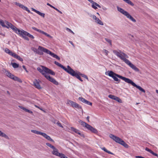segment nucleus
I'll list each match as a JSON object with an SVG mask.
<instances>
[{"mask_svg": "<svg viewBox=\"0 0 158 158\" xmlns=\"http://www.w3.org/2000/svg\"><path fill=\"white\" fill-rule=\"evenodd\" d=\"M108 72H109L108 73V76L112 77L114 81H118L119 83L120 81V80L118 79L117 77H118L124 81L125 82L128 83V84H131L132 85L136 87L141 91L144 93L145 92V91L144 89L142 88L140 86L136 85L129 78H126L125 77L115 73L112 71H108Z\"/></svg>", "mask_w": 158, "mask_h": 158, "instance_id": "f257e3e1", "label": "nucleus"}, {"mask_svg": "<svg viewBox=\"0 0 158 158\" xmlns=\"http://www.w3.org/2000/svg\"><path fill=\"white\" fill-rule=\"evenodd\" d=\"M109 136L116 142L121 144L126 148H128V147L129 146L128 145L118 137L115 136L112 134H110L109 135Z\"/></svg>", "mask_w": 158, "mask_h": 158, "instance_id": "f03ea898", "label": "nucleus"}, {"mask_svg": "<svg viewBox=\"0 0 158 158\" xmlns=\"http://www.w3.org/2000/svg\"><path fill=\"white\" fill-rule=\"evenodd\" d=\"M78 122L83 127H85L87 129L91 131L92 132L96 134L98 132V131L96 129L93 127L89 124L87 123L82 120H80Z\"/></svg>", "mask_w": 158, "mask_h": 158, "instance_id": "7ed1b4c3", "label": "nucleus"}, {"mask_svg": "<svg viewBox=\"0 0 158 158\" xmlns=\"http://www.w3.org/2000/svg\"><path fill=\"white\" fill-rule=\"evenodd\" d=\"M117 9L118 11L125 16L127 18L134 22H136V20L134 19L127 12L124 10L122 8L117 6Z\"/></svg>", "mask_w": 158, "mask_h": 158, "instance_id": "20e7f679", "label": "nucleus"}, {"mask_svg": "<svg viewBox=\"0 0 158 158\" xmlns=\"http://www.w3.org/2000/svg\"><path fill=\"white\" fill-rule=\"evenodd\" d=\"M113 52L115 55L122 60H123L125 57H126L127 58L129 57L126 54L120 50H113Z\"/></svg>", "mask_w": 158, "mask_h": 158, "instance_id": "39448f33", "label": "nucleus"}, {"mask_svg": "<svg viewBox=\"0 0 158 158\" xmlns=\"http://www.w3.org/2000/svg\"><path fill=\"white\" fill-rule=\"evenodd\" d=\"M126 58V57H125L122 60L135 71L139 72V69L131 63L130 61Z\"/></svg>", "mask_w": 158, "mask_h": 158, "instance_id": "423d86ee", "label": "nucleus"}, {"mask_svg": "<svg viewBox=\"0 0 158 158\" xmlns=\"http://www.w3.org/2000/svg\"><path fill=\"white\" fill-rule=\"evenodd\" d=\"M70 69L68 73L73 77H75L81 81H83V80L81 79L79 74L76 73L70 67H68Z\"/></svg>", "mask_w": 158, "mask_h": 158, "instance_id": "0eeeda50", "label": "nucleus"}, {"mask_svg": "<svg viewBox=\"0 0 158 158\" xmlns=\"http://www.w3.org/2000/svg\"><path fill=\"white\" fill-rule=\"evenodd\" d=\"M39 50L43 51L44 52H45L48 54H49L50 55L54 58H56L57 56L56 55L52 52L49 50L41 46H39Z\"/></svg>", "mask_w": 158, "mask_h": 158, "instance_id": "6e6552de", "label": "nucleus"}, {"mask_svg": "<svg viewBox=\"0 0 158 158\" xmlns=\"http://www.w3.org/2000/svg\"><path fill=\"white\" fill-rule=\"evenodd\" d=\"M5 22L6 24V27H6L7 28H9L12 29L16 33V32L18 31V30H19V29L16 27L15 26H14L11 23L5 20Z\"/></svg>", "mask_w": 158, "mask_h": 158, "instance_id": "1a4fd4ad", "label": "nucleus"}, {"mask_svg": "<svg viewBox=\"0 0 158 158\" xmlns=\"http://www.w3.org/2000/svg\"><path fill=\"white\" fill-rule=\"evenodd\" d=\"M41 66L42 69L38 67L37 68V70L44 75V77H46L45 76L47 74L46 73V70H45V68H47V67L42 65Z\"/></svg>", "mask_w": 158, "mask_h": 158, "instance_id": "9d476101", "label": "nucleus"}, {"mask_svg": "<svg viewBox=\"0 0 158 158\" xmlns=\"http://www.w3.org/2000/svg\"><path fill=\"white\" fill-rule=\"evenodd\" d=\"M45 76L46 77H45L50 82H52L54 84H55L56 85H58V82L56 81V80H55L54 78L52 77H51L48 74H47Z\"/></svg>", "mask_w": 158, "mask_h": 158, "instance_id": "9b49d317", "label": "nucleus"}, {"mask_svg": "<svg viewBox=\"0 0 158 158\" xmlns=\"http://www.w3.org/2000/svg\"><path fill=\"white\" fill-rule=\"evenodd\" d=\"M68 103L73 107L82 109L81 107L78 104L75 102H73L71 100H69L68 102Z\"/></svg>", "mask_w": 158, "mask_h": 158, "instance_id": "f8f14e48", "label": "nucleus"}, {"mask_svg": "<svg viewBox=\"0 0 158 158\" xmlns=\"http://www.w3.org/2000/svg\"><path fill=\"white\" fill-rule=\"evenodd\" d=\"M54 64L57 65V66L60 67L61 68H62L65 71L67 72H68L70 69L68 67H70L69 65H68L67 66V69L65 68L64 66H63L61 64H60L57 61H55Z\"/></svg>", "mask_w": 158, "mask_h": 158, "instance_id": "ddd939ff", "label": "nucleus"}, {"mask_svg": "<svg viewBox=\"0 0 158 158\" xmlns=\"http://www.w3.org/2000/svg\"><path fill=\"white\" fill-rule=\"evenodd\" d=\"M22 30H20L19 29V30H18V31L17 32H16V33L18 34L20 36L22 37L24 39L26 40L29 41V39L26 36L27 35H25L23 33H22L23 32Z\"/></svg>", "mask_w": 158, "mask_h": 158, "instance_id": "4468645a", "label": "nucleus"}, {"mask_svg": "<svg viewBox=\"0 0 158 158\" xmlns=\"http://www.w3.org/2000/svg\"><path fill=\"white\" fill-rule=\"evenodd\" d=\"M39 82H41V81L39 80H37L36 79H35L34 81H33L34 86L36 88L38 89H40L42 88V87L40 84Z\"/></svg>", "mask_w": 158, "mask_h": 158, "instance_id": "2eb2a0df", "label": "nucleus"}, {"mask_svg": "<svg viewBox=\"0 0 158 158\" xmlns=\"http://www.w3.org/2000/svg\"><path fill=\"white\" fill-rule=\"evenodd\" d=\"M16 4L20 7L27 11L28 13H30L31 12L30 10L28 9V8L27 7L24 6L23 5L19 3H17Z\"/></svg>", "mask_w": 158, "mask_h": 158, "instance_id": "dca6fc26", "label": "nucleus"}, {"mask_svg": "<svg viewBox=\"0 0 158 158\" xmlns=\"http://www.w3.org/2000/svg\"><path fill=\"white\" fill-rule=\"evenodd\" d=\"M41 135L43 136L47 140H49L51 141L54 142V140L52 139H51L49 136L47 135L46 133H42Z\"/></svg>", "mask_w": 158, "mask_h": 158, "instance_id": "f3484780", "label": "nucleus"}, {"mask_svg": "<svg viewBox=\"0 0 158 158\" xmlns=\"http://www.w3.org/2000/svg\"><path fill=\"white\" fill-rule=\"evenodd\" d=\"M22 32H23L22 33H23V34H24V35H27V36H28L31 39H33L34 38V37L33 35L30 34L27 31H25L24 30H22Z\"/></svg>", "mask_w": 158, "mask_h": 158, "instance_id": "a211bd4d", "label": "nucleus"}, {"mask_svg": "<svg viewBox=\"0 0 158 158\" xmlns=\"http://www.w3.org/2000/svg\"><path fill=\"white\" fill-rule=\"evenodd\" d=\"M53 150L52 152V154L59 156L60 153L58 152V150L55 147V148L53 149Z\"/></svg>", "mask_w": 158, "mask_h": 158, "instance_id": "6ab92c4d", "label": "nucleus"}, {"mask_svg": "<svg viewBox=\"0 0 158 158\" xmlns=\"http://www.w3.org/2000/svg\"><path fill=\"white\" fill-rule=\"evenodd\" d=\"M45 70H46V73H48L53 75H55V73L52 70L49 69L48 68H45Z\"/></svg>", "mask_w": 158, "mask_h": 158, "instance_id": "aec40b11", "label": "nucleus"}, {"mask_svg": "<svg viewBox=\"0 0 158 158\" xmlns=\"http://www.w3.org/2000/svg\"><path fill=\"white\" fill-rule=\"evenodd\" d=\"M19 107L21 109H22L23 110H24L26 112H27L33 115V113L32 111H31L30 110H29L26 108H25L21 106H19Z\"/></svg>", "mask_w": 158, "mask_h": 158, "instance_id": "412c9836", "label": "nucleus"}, {"mask_svg": "<svg viewBox=\"0 0 158 158\" xmlns=\"http://www.w3.org/2000/svg\"><path fill=\"white\" fill-rule=\"evenodd\" d=\"M13 57L17 59L18 60L20 61H23V60L22 58L20 57V56H19L18 55H17L15 53H14V55L13 56Z\"/></svg>", "mask_w": 158, "mask_h": 158, "instance_id": "4be33fe9", "label": "nucleus"}, {"mask_svg": "<svg viewBox=\"0 0 158 158\" xmlns=\"http://www.w3.org/2000/svg\"><path fill=\"white\" fill-rule=\"evenodd\" d=\"M5 51L6 53H8L9 55L11 56H13V55H14V54L15 53L12 52L7 48H6V49H5Z\"/></svg>", "mask_w": 158, "mask_h": 158, "instance_id": "5701e85b", "label": "nucleus"}, {"mask_svg": "<svg viewBox=\"0 0 158 158\" xmlns=\"http://www.w3.org/2000/svg\"><path fill=\"white\" fill-rule=\"evenodd\" d=\"M5 73L8 77L12 79L14 76L8 71H6Z\"/></svg>", "mask_w": 158, "mask_h": 158, "instance_id": "b1692460", "label": "nucleus"}, {"mask_svg": "<svg viewBox=\"0 0 158 158\" xmlns=\"http://www.w3.org/2000/svg\"><path fill=\"white\" fill-rule=\"evenodd\" d=\"M47 5L48 6H49L50 7H51L53 8L55 10H56L58 12H59L60 13V14H62V12H61V11H60V10H58L57 8H55V7H54V6H52V5H51V4H50L49 3H48L47 4Z\"/></svg>", "mask_w": 158, "mask_h": 158, "instance_id": "393cba45", "label": "nucleus"}, {"mask_svg": "<svg viewBox=\"0 0 158 158\" xmlns=\"http://www.w3.org/2000/svg\"><path fill=\"white\" fill-rule=\"evenodd\" d=\"M12 79L13 80L15 81H17L19 82H20V83L22 82V81L21 79H20L19 78V77H17L15 76H14V77H13Z\"/></svg>", "mask_w": 158, "mask_h": 158, "instance_id": "a878e982", "label": "nucleus"}, {"mask_svg": "<svg viewBox=\"0 0 158 158\" xmlns=\"http://www.w3.org/2000/svg\"><path fill=\"white\" fill-rule=\"evenodd\" d=\"M31 132L35 134L40 135H42V132H41V131H38L35 130H31Z\"/></svg>", "mask_w": 158, "mask_h": 158, "instance_id": "bb28decb", "label": "nucleus"}, {"mask_svg": "<svg viewBox=\"0 0 158 158\" xmlns=\"http://www.w3.org/2000/svg\"><path fill=\"white\" fill-rule=\"evenodd\" d=\"M70 130H71V131L74 132L75 133H77V134L79 132V131H80L79 130H78L76 128H75L73 127H70Z\"/></svg>", "mask_w": 158, "mask_h": 158, "instance_id": "cd10ccee", "label": "nucleus"}, {"mask_svg": "<svg viewBox=\"0 0 158 158\" xmlns=\"http://www.w3.org/2000/svg\"><path fill=\"white\" fill-rule=\"evenodd\" d=\"M78 99L81 101V102H83L86 103V102L87 101V100L85 99V98L81 97H79L78 98Z\"/></svg>", "mask_w": 158, "mask_h": 158, "instance_id": "c85d7f7f", "label": "nucleus"}, {"mask_svg": "<svg viewBox=\"0 0 158 158\" xmlns=\"http://www.w3.org/2000/svg\"><path fill=\"white\" fill-rule=\"evenodd\" d=\"M102 150H103L105 152H106L108 153V154H112V155H114V154L113 153H112V152H110L107 150V149H106V148L105 147H103V148H102Z\"/></svg>", "mask_w": 158, "mask_h": 158, "instance_id": "c756f323", "label": "nucleus"}, {"mask_svg": "<svg viewBox=\"0 0 158 158\" xmlns=\"http://www.w3.org/2000/svg\"><path fill=\"white\" fill-rule=\"evenodd\" d=\"M95 22L97 23L100 25H103V23L101 20H100L98 18H97V20L95 21Z\"/></svg>", "mask_w": 158, "mask_h": 158, "instance_id": "7c9ffc66", "label": "nucleus"}, {"mask_svg": "<svg viewBox=\"0 0 158 158\" xmlns=\"http://www.w3.org/2000/svg\"><path fill=\"white\" fill-rule=\"evenodd\" d=\"M5 21H3L2 20H0V24L3 27H6V25H5Z\"/></svg>", "mask_w": 158, "mask_h": 158, "instance_id": "2f4dec72", "label": "nucleus"}, {"mask_svg": "<svg viewBox=\"0 0 158 158\" xmlns=\"http://www.w3.org/2000/svg\"><path fill=\"white\" fill-rule=\"evenodd\" d=\"M12 65L13 67L14 68H17L19 66V64L15 63H12Z\"/></svg>", "mask_w": 158, "mask_h": 158, "instance_id": "473e14b6", "label": "nucleus"}, {"mask_svg": "<svg viewBox=\"0 0 158 158\" xmlns=\"http://www.w3.org/2000/svg\"><path fill=\"white\" fill-rule=\"evenodd\" d=\"M145 150L148 152H149L150 153H151L153 155V154H154V152L153 151H152V150H151V149L148 148H147V147L146 148Z\"/></svg>", "mask_w": 158, "mask_h": 158, "instance_id": "72a5a7b5", "label": "nucleus"}, {"mask_svg": "<svg viewBox=\"0 0 158 158\" xmlns=\"http://www.w3.org/2000/svg\"><path fill=\"white\" fill-rule=\"evenodd\" d=\"M46 145L50 147L53 149L54 148H55V147L54 146H53V145H52V144L49 143H46Z\"/></svg>", "mask_w": 158, "mask_h": 158, "instance_id": "f704fd0d", "label": "nucleus"}, {"mask_svg": "<svg viewBox=\"0 0 158 158\" xmlns=\"http://www.w3.org/2000/svg\"><path fill=\"white\" fill-rule=\"evenodd\" d=\"M41 33L44 35H46L47 37H48L50 38H52V36L50 35H49V34H47V33L44 32L43 31H41Z\"/></svg>", "mask_w": 158, "mask_h": 158, "instance_id": "c9c22d12", "label": "nucleus"}, {"mask_svg": "<svg viewBox=\"0 0 158 158\" xmlns=\"http://www.w3.org/2000/svg\"><path fill=\"white\" fill-rule=\"evenodd\" d=\"M39 15H40V16H42V17L44 18L45 16V14L44 13H41L39 11H38L36 13Z\"/></svg>", "mask_w": 158, "mask_h": 158, "instance_id": "e433bc0d", "label": "nucleus"}, {"mask_svg": "<svg viewBox=\"0 0 158 158\" xmlns=\"http://www.w3.org/2000/svg\"><path fill=\"white\" fill-rule=\"evenodd\" d=\"M1 136H2V137H3L5 138L6 139H9V138L8 137V136L6 135V134H5L4 133H2L1 135Z\"/></svg>", "mask_w": 158, "mask_h": 158, "instance_id": "4c0bfd02", "label": "nucleus"}, {"mask_svg": "<svg viewBox=\"0 0 158 158\" xmlns=\"http://www.w3.org/2000/svg\"><path fill=\"white\" fill-rule=\"evenodd\" d=\"M116 96L112 95V94H110L108 96V97L114 100L115 99V98L116 97Z\"/></svg>", "mask_w": 158, "mask_h": 158, "instance_id": "58836bf2", "label": "nucleus"}, {"mask_svg": "<svg viewBox=\"0 0 158 158\" xmlns=\"http://www.w3.org/2000/svg\"><path fill=\"white\" fill-rule=\"evenodd\" d=\"M114 100H116V101L118 102H121V100L118 97H116L115 98V99H114Z\"/></svg>", "mask_w": 158, "mask_h": 158, "instance_id": "ea45409f", "label": "nucleus"}, {"mask_svg": "<svg viewBox=\"0 0 158 158\" xmlns=\"http://www.w3.org/2000/svg\"><path fill=\"white\" fill-rule=\"evenodd\" d=\"M105 40L107 42L110 44V45H112L111 40L107 38H105Z\"/></svg>", "mask_w": 158, "mask_h": 158, "instance_id": "a19ab883", "label": "nucleus"}, {"mask_svg": "<svg viewBox=\"0 0 158 158\" xmlns=\"http://www.w3.org/2000/svg\"><path fill=\"white\" fill-rule=\"evenodd\" d=\"M32 29L35 31H36L39 32H40L41 33V30H39V29H37V28H36V27H32Z\"/></svg>", "mask_w": 158, "mask_h": 158, "instance_id": "79ce46f5", "label": "nucleus"}, {"mask_svg": "<svg viewBox=\"0 0 158 158\" xmlns=\"http://www.w3.org/2000/svg\"><path fill=\"white\" fill-rule=\"evenodd\" d=\"M56 124L58 126L62 128H63V126L59 121H57V122Z\"/></svg>", "mask_w": 158, "mask_h": 158, "instance_id": "37998d69", "label": "nucleus"}, {"mask_svg": "<svg viewBox=\"0 0 158 158\" xmlns=\"http://www.w3.org/2000/svg\"><path fill=\"white\" fill-rule=\"evenodd\" d=\"M59 156L61 158H64L65 156L62 153H60V154L59 155Z\"/></svg>", "mask_w": 158, "mask_h": 158, "instance_id": "c03bdc74", "label": "nucleus"}, {"mask_svg": "<svg viewBox=\"0 0 158 158\" xmlns=\"http://www.w3.org/2000/svg\"><path fill=\"white\" fill-rule=\"evenodd\" d=\"M81 76H82V77L86 78V79H87L88 81H89V80H88V78L87 77V76H86V75L84 74H81Z\"/></svg>", "mask_w": 158, "mask_h": 158, "instance_id": "a18cd8bd", "label": "nucleus"}, {"mask_svg": "<svg viewBox=\"0 0 158 158\" xmlns=\"http://www.w3.org/2000/svg\"><path fill=\"white\" fill-rule=\"evenodd\" d=\"M66 29L67 31H69V32L73 33V34H74V33L70 29H69L68 28H66Z\"/></svg>", "mask_w": 158, "mask_h": 158, "instance_id": "49530a36", "label": "nucleus"}, {"mask_svg": "<svg viewBox=\"0 0 158 158\" xmlns=\"http://www.w3.org/2000/svg\"><path fill=\"white\" fill-rule=\"evenodd\" d=\"M77 134H79L80 135L81 137H82L83 138H85V137L84 135L83 134H81L80 132V131H79V132Z\"/></svg>", "mask_w": 158, "mask_h": 158, "instance_id": "de8ad7c7", "label": "nucleus"}, {"mask_svg": "<svg viewBox=\"0 0 158 158\" xmlns=\"http://www.w3.org/2000/svg\"><path fill=\"white\" fill-rule=\"evenodd\" d=\"M77 134H79L80 135L81 137H82L83 138H85V137L84 135L83 134H81L80 132V131H79V132Z\"/></svg>", "mask_w": 158, "mask_h": 158, "instance_id": "09e8293b", "label": "nucleus"}, {"mask_svg": "<svg viewBox=\"0 0 158 158\" xmlns=\"http://www.w3.org/2000/svg\"><path fill=\"white\" fill-rule=\"evenodd\" d=\"M77 134H79L80 135L81 137H82L83 138H85V137L84 135L83 134H81L80 132V131H79V132Z\"/></svg>", "mask_w": 158, "mask_h": 158, "instance_id": "8fccbe9b", "label": "nucleus"}, {"mask_svg": "<svg viewBox=\"0 0 158 158\" xmlns=\"http://www.w3.org/2000/svg\"><path fill=\"white\" fill-rule=\"evenodd\" d=\"M77 134H79L80 135L81 137H82L83 138H85V137L84 135L83 134H81L80 132V131H79V132Z\"/></svg>", "mask_w": 158, "mask_h": 158, "instance_id": "3c124183", "label": "nucleus"}, {"mask_svg": "<svg viewBox=\"0 0 158 158\" xmlns=\"http://www.w3.org/2000/svg\"><path fill=\"white\" fill-rule=\"evenodd\" d=\"M38 49L40 51V50H39V49L38 48ZM43 52H44L43 51H41V52H40L39 51H38V52H37V53L40 54V55H43Z\"/></svg>", "mask_w": 158, "mask_h": 158, "instance_id": "603ef678", "label": "nucleus"}, {"mask_svg": "<svg viewBox=\"0 0 158 158\" xmlns=\"http://www.w3.org/2000/svg\"><path fill=\"white\" fill-rule=\"evenodd\" d=\"M103 51L104 52V53H106V55H108V54L109 53V52L108 51L106 50V49H104L103 50Z\"/></svg>", "mask_w": 158, "mask_h": 158, "instance_id": "864d4df0", "label": "nucleus"}, {"mask_svg": "<svg viewBox=\"0 0 158 158\" xmlns=\"http://www.w3.org/2000/svg\"><path fill=\"white\" fill-rule=\"evenodd\" d=\"M86 104L88 105H92V103L88 101L86 102V103H85Z\"/></svg>", "mask_w": 158, "mask_h": 158, "instance_id": "5fc2aeb1", "label": "nucleus"}, {"mask_svg": "<svg viewBox=\"0 0 158 158\" xmlns=\"http://www.w3.org/2000/svg\"><path fill=\"white\" fill-rule=\"evenodd\" d=\"M94 5H95V6H98L99 8H101V6L100 5H99L98 4V3H96V2L95 3H94Z\"/></svg>", "mask_w": 158, "mask_h": 158, "instance_id": "6e6d98bb", "label": "nucleus"}, {"mask_svg": "<svg viewBox=\"0 0 158 158\" xmlns=\"http://www.w3.org/2000/svg\"><path fill=\"white\" fill-rule=\"evenodd\" d=\"M52 122L54 123L55 124V123H56H56L57 122V121L56 120H55V119H53V120H52Z\"/></svg>", "mask_w": 158, "mask_h": 158, "instance_id": "4d7b16f0", "label": "nucleus"}, {"mask_svg": "<svg viewBox=\"0 0 158 158\" xmlns=\"http://www.w3.org/2000/svg\"><path fill=\"white\" fill-rule=\"evenodd\" d=\"M92 6L93 8L95 10L97 9V7L95 5H92Z\"/></svg>", "mask_w": 158, "mask_h": 158, "instance_id": "13d9d810", "label": "nucleus"}, {"mask_svg": "<svg viewBox=\"0 0 158 158\" xmlns=\"http://www.w3.org/2000/svg\"><path fill=\"white\" fill-rule=\"evenodd\" d=\"M23 68V69H24L27 72V73H28V71L26 69V68L25 66L24 65H23V66H22Z\"/></svg>", "mask_w": 158, "mask_h": 158, "instance_id": "bf43d9fd", "label": "nucleus"}, {"mask_svg": "<svg viewBox=\"0 0 158 158\" xmlns=\"http://www.w3.org/2000/svg\"><path fill=\"white\" fill-rule=\"evenodd\" d=\"M31 10H32L34 11L36 13H37V11H38V10H35L33 8H31Z\"/></svg>", "mask_w": 158, "mask_h": 158, "instance_id": "052dcab7", "label": "nucleus"}, {"mask_svg": "<svg viewBox=\"0 0 158 158\" xmlns=\"http://www.w3.org/2000/svg\"><path fill=\"white\" fill-rule=\"evenodd\" d=\"M89 2H90L92 4V5H94V3L95 2L92 0H90Z\"/></svg>", "mask_w": 158, "mask_h": 158, "instance_id": "680f3d73", "label": "nucleus"}, {"mask_svg": "<svg viewBox=\"0 0 158 158\" xmlns=\"http://www.w3.org/2000/svg\"><path fill=\"white\" fill-rule=\"evenodd\" d=\"M89 2H90L92 4V5H94V3L95 2L92 0H90Z\"/></svg>", "mask_w": 158, "mask_h": 158, "instance_id": "e2e57ef3", "label": "nucleus"}, {"mask_svg": "<svg viewBox=\"0 0 158 158\" xmlns=\"http://www.w3.org/2000/svg\"><path fill=\"white\" fill-rule=\"evenodd\" d=\"M89 2H90L92 4V5H94V3L95 2L92 0H90Z\"/></svg>", "mask_w": 158, "mask_h": 158, "instance_id": "0e129e2a", "label": "nucleus"}, {"mask_svg": "<svg viewBox=\"0 0 158 158\" xmlns=\"http://www.w3.org/2000/svg\"><path fill=\"white\" fill-rule=\"evenodd\" d=\"M93 18L94 19H95L96 21L98 18H97V17L95 15H93Z\"/></svg>", "mask_w": 158, "mask_h": 158, "instance_id": "69168bd1", "label": "nucleus"}, {"mask_svg": "<svg viewBox=\"0 0 158 158\" xmlns=\"http://www.w3.org/2000/svg\"><path fill=\"white\" fill-rule=\"evenodd\" d=\"M89 116H88L87 118H86V119L87 120V121L89 122Z\"/></svg>", "mask_w": 158, "mask_h": 158, "instance_id": "338daca9", "label": "nucleus"}, {"mask_svg": "<svg viewBox=\"0 0 158 158\" xmlns=\"http://www.w3.org/2000/svg\"><path fill=\"white\" fill-rule=\"evenodd\" d=\"M154 154H153V155L154 156H157L158 157V154H157L156 153H154Z\"/></svg>", "mask_w": 158, "mask_h": 158, "instance_id": "774afa93", "label": "nucleus"}]
</instances>
